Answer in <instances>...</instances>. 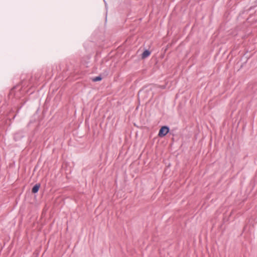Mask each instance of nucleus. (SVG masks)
Here are the masks:
<instances>
[{
  "mask_svg": "<svg viewBox=\"0 0 257 257\" xmlns=\"http://www.w3.org/2000/svg\"><path fill=\"white\" fill-rule=\"evenodd\" d=\"M169 128L168 126H162L159 131L158 135L160 137H164L166 136L169 132Z\"/></svg>",
  "mask_w": 257,
  "mask_h": 257,
  "instance_id": "f257e3e1",
  "label": "nucleus"
},
{
  "mask_svg": "<svg viewBox=\"0 0 257 257\" xmlns=\"http://www.w3.org/2000/svg\"><path fill=\"white\" fill-rule=\"evenodd\" d=\"M40 187V185L39 184H36L32 188V193H37Z\"/></svg>",
  "mask_w": 257,
  "mask_h": 257,
  "instance_id": "f03ea898",
  "label": "nucleus"
},
{
  "mask_svg": "<svg viewBox=\"0 0 257 257\" xmlns=\"http://www.w3.org/2000/svg\"><path fill=\"white\" fill-rule=\"evenodd\" d=\"M151 54V52L148 50H146L142 54V57L143 58H146L147 57H148Z\"/></svg>",
  "mask_w": 257,
  "mask_h": 257,
  "instance_id": "7ed1b4c3",
  "label": "nucleus"
},
{
  "mask_svg": "<svg viewBox=\"0 0 257 257\" xmlns=\"http://www.w3.org/2000/svg\"><path fill=\"white\" fill-rule=\"evenodd\" d=\"M102 79V78L100 76H97L94 77L93 79V81L94 82L100 81Z\"/></svg>",
  "mask_w": 257,
  "mask_h": 257,
  "instance_id": "20e7f679",
  "label": "nucleus"
}]
</instances>
